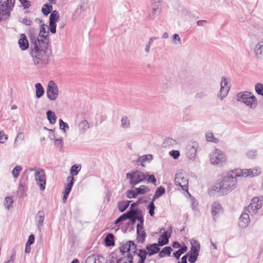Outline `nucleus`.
I'll return each instance as SVG.
<instances>
[{
	"mask_svg": "<svg viewBox=\"0 0 263 263\" xmlns=\"http://www.w3.org/2000/svg\"><path fill=\"white\" fill-rule=\"evenodd\" d=\"M220 183L222 186L223 194L227 195L236 188L237 180L233 177L230 172L223 177Z\"/></svg>",
	"mask_w": 263,
	"mask_h": 263,
	"instance_id": "f257e3e1",
	"label": "nucleus"
},
{
	"mask_svg": "<svg viewBox=\"0 0 263 263\" xmlns=\"http://www.w3.org/2000/svg\"><path fill=\"white\" fill-rule=\"evenodd\" d=\"M236 97L237 100L238 102L243 103L250 109H254L257 106L258 102L257 99L250 92L244 91L240 92L237 95Z\"/></svg>",
	"mask_w": 263,
	"mask_h": 263,
	"instance_id": "f03ea898",
	"label": "nucleus"
},
{
	"mask_svg": "<svg viewBox=\"0 0 263 263\" xmlns=\"http://www.w3.org/2000/svg\"><path fill=\"white\" fill-rule=\"evenodd\" d=\"M210 163L213 165H222L227 161L226 154L220 149L215 148L209 155Z\"/></svg>",
	"mask_w": 263,
	"mask_h": 263,
	"instance_id": "7ed1b4c3",
	"label": "nucleus"
},
{
	"mask_svg": "<svg viewBox=\"0 0 263 263\" xmlns=\"http://www.w3.org/2000/svg\"><path fill=\"white\" fill-rule=\"evenodd\" d=\"M31 55L35 64L39 67L46 63L48 59L45 50L43 48L40 49L37 46H35L32 50Z\"/></svg>",
	"mask_w": 263,
	"mask_h": 263,
	"instance_id": "20e7f679",
	"label": "nucleus"
},
{
	"mask_svg": "<svg viewBox=\"0 0 263 263\" xmlns=\"http://www.w3.org/2000/svg\"><path fill=\"white\" fill-rule=\"evenodd\" d=\"M147 176V173L140 171H134L126 174V178L129 180V184L133 186L145 180Z\"/></svg>",
	"mask_w": 263,
	"mask_h": 263,
	"instance_id": "39448f33",
	"label": "nucleus"
},
{
	"mask_svg": "<svg viewBox=\"0 0 263 263\" xmlns=\"http://www.w3.org/2000/svg\"><path fill=\"white\" fill-rule=\"evenodd\" d=\"M190 242L192 245L191 250L184 256L187 255V258L189 256V262L194 263L197 260L199 255L200 246L198 241L195 239H191Z\"/></svg>",
	"mask_w": 263,
	"mask_h": 263,
	"instance_id": "423d86ee",
	"label": "nucleus"
},
{
	"mask_svg": "<svg viewBox=\"0 0 263 263\" xmlns=\"http://www.w3.org/2000/svg\"><path fill=\"white\" fill-rule=\"evenodd\" d=\"M47 97L50 101H55L59 97L60 90L58 85L53 81H50L47 85Z\"/></svg>",
	"mask_w": 263,
	"mask_h": 263,
	"instance_id": "0eeeda50",
	"label": "nucleus"
},
{
	"mask_svg": "<svg viewBox=\"0 0 263 263\" xmlns=\"http://www.w3.org/2000/svg\"><path fill=\"white\" fill-rule=\"evenodd\" d=\"M263 204V199L261 197H254L247 208V211L251 215H254L258 213Z\"/></svg>",
	"mask_w": 263,
	"mask_h": 263,
	"instance_id": "6e6552de",
	"label": "nucleus"
},
{
	"mask_svg": "<svg viewBox=\"0 0 263 263\" xmlns=\"http://www.w3.org/2000/svg\"><path fill=\"white\" fill-rule=\"evenodd\" d=\"M231 88V84L229 80L223 76L221 78L220 82V90L218 94V97L222 100L228 95Z\"/></svg>",
	"mask_w": 263,
	"mask_h": 263,
	"instance_id": "1a4fd4ad",
	"label": "nucleus"
},
{
	"mask_svg": "<svg viewBox=\"0 0 263 263\" xmlns=\"http://www.w3.org/2000/svg\"><path fill=\"white\" fill-rule=\"evenodd\" d=\"M175 185L180 187L183 191H187L188 179L185 174L177 173L175 178Z\"/></svg>",
	"mask_w": 263,
	"mask_h": 263,
	"instance_id": "9d476101",
	"label": "nucleus"
},
{
	"mask_svg": "<svg viewBox=\"0 0 263 263\" xmlns=\"http://www.w3.org/2000/svg\"><path fill=\"white\" fill-rule=\"evenodd\" d=\"M34 177L41 191L44 190L46 185V176L44 171L40 168L36 169L34 173Z\"/></svg>",
	"mask_w": 263,
	"mask_h": 263,
	"instance_id": "9b49d317",
	"label": "nucleus"
},
{
	"mask_svg": "<svg viewBox=\"0 0 263 263\" xmlns=\"http://www.w3.org/2000/svg\"><path fill=\"white\" fill-rule=\"evenodd\" d=\"M252 49L256 58L263 59V39L258 40Z\"/></svg>",
	"mask_w": 263,
	"mask_h": 263,
	"instance_id": "f8f14e48",
	"label": "nucleus"
},
{
	"mask_svg": "<svg viewBox=\"0 0 263 263\" xmlns=\"http://www.w3.org/2000/svg\"><path fill=\"white\" fill-rule=\"evenodd\" d=\"M197 144L194 143L192 144H189L186 147L185 155L188 159L194 160L196 156Z\"/></svg>",
	"mask_w": 263,
	"mask_h": 263,
	"instance_id": "ddd939ff",
	"label": "nucleus"
},
{
	"mask_svg": "<svg viewBox=\"0 0 263 263\" xmlns=\"http://www.w3.org/2000/svg\"><path fill=\"white\" fill-rule=\"evenodd\" d=\"M135 249L136 245L132 241H129L126 242V243L123 244L120 248V251L121 252H122L123 253H127L126 256H127L128 254L129 255H132L130 252H135Z\"/></svg>",
	"mask_w": 263,
	"mask_h": 263,
	"instance_id": "4468645a",
	"label": "nucleus"
},
{
	"mask_svg": "<svg viewBox=\"0 0 263 263\" xmlns=\"http://www.w3.org/2000/svg\"><path fill=\"white\" fill-rule=\"evenodd\" d=\"M209 194L211 196H222L224 195L223 194L222 190V186L220 182L218 183L213 184L209 189Z\"/></svg>",
	"mask_w": 263,
	"mask_h": 263,
	"instance_id": "2eb2a0df",
	"label": "nucleus"
},
{
	"mask_svg": "<svg viewBox=\"0 0 263 263\" xmlns=\"http://www.w3.org/2000/svg\"><path fill=\"white\" fill-rule=\"evenodd\" d=\"M90 125L87 121L82 120L78 124V129L79 135H84L89 128Z\"/></svg>",
	"mask_w": 263,
	"mask_h": 263,
	"instance_id": "dca6fc26",
	"label": "nucleus"
},
{
	"mask_svg": "<svg viewBox=\"0 0 263 263\" xmlns=\"http://www.w3.org/2000/svg\"><path fill=\"white\" fill-rule=\"evenodd\" d=\"M153 159V156L152 155L148 154L143 155L141 157H140L136 160V164L137 165H140L142 167H145V163L147 162H150Z\"/></svg>",
	"mask_w": 263,
	"mask_h": 263,
	"instance_id": "f3484780",
	"label": "nucleus"
},
{
	"mask_svg": "<svg viewBox=\"0 0 263 263\" xmlns=\"http://www.w3.org/2000/svg\"><path fill=\"white\" fill-rule=\"evenodd\" d=\"M104 258L98 254H92L87 257L86 263H104Z\"/></svg>",
	"mask_w": 263,
	"mask_h": 263,
	"instance_id": "a211bd4d",
	"label": "nucleus"
},
{
	"mask_svg": "<svg viewBox=\"0 0 263 263\" xmlns=\"http://www.w3.org/2000/svg\"><path fill=\"white\" fill-rule=\"evenodd\" d=\"M229 172L232 175H233V177L235 179H236L237 177H247L248 176V169L236 168Z\"/></svg>",
	"mask_w": 263,
	"mask_h": 263,
	"instance_id": "6ab92c4d",
	"label": "nucleus"
},
{
	"mask_svg": "<svg viewBox=\"0 0 263 263\" xmlns=\"http://www.w3.org/2000/svg\"><path fill=\"white\" fill-rule=\"evenodd\" d=\"M137 241L138 242L143 243L145 241L146 233L143 230V227H142L141 224H137Z\"/></svg>",
	"mask_w": 263,
	"mask_h": 263,
	"instance_id": "aec40b11",
	"label": "nucleus"
},
{
	"mask_svg": "<svg viewBox=\"0 0 263 263\" xmlns=\"http://www.w3.org/2000/svg\"><path fill=\"white\" fill-rule=\"evenodd\" d=\"M44 212L42 211H40L38 212L36 216H35V223L37 227V229L41 231L42 229V227L43 224V222L44 220Z\"/></svg>",
	"mask_w": 263,
	"mask_h": 263,
	"instance_id": "412c9836",
	"label": "nucleus"
},
{
	"mask_svg": "<svg viewBox=\"0 0 263 263\" xmlns=\"http://www.w3.org/2000/svg\"><path fill=\"white\" fill-rule=\"evenodd\" d=\"M250 222L249 216L248 214L243 213L242 214L239 220V226L241 228H246Z\"/></svg>",
	"mask_w": 263,
	"mask_h": 263,
	"instance_id": "4be33fe9",
	"label": "nucleus"
},
{
	"mask_svg": "<svg viewBox=\"0 0 263 263\" xmlns=\"http://www.w3.org/2000/svg\"><path fill=\"white\" fill-rule=\"evenodd\" d=\"M60 17H49V23L48 26V30L51 33H55L56 32L57 24L59 21Z\"/></svg>",
	"mask_w": 263,
	"mask_h": 263,
	"instance_id": "5701e85b",
	"label": "nucleus"
},
{
	"mask_svg": "<svg viewBox=\"0 0 263 263\" xmlns=\"http://www.w3.org/2000/svg\"><path fill=\"white\" fill-rule=\"evenodd\" d=\"M18 44L22 50H26L29 47L28 41L24 34H21L18 40Z\"/></svg>",
	"mask_w": 263,
	"mask_h": 263,
	"instance_id": "b1692460",
	"label": "nucleus"
},
{
	"mask_svg": "<svg viewBox=\"0 0 263 263\" xmlns=\"http://www.w3.org/2000/svg\"><path fill=\"white\" fill-rule=\"evenodd\" d=\"M50 140L54 142L55 146L57 147L62 148L63 146V138H58L56 137L54 133H52L49 136Z\"/></svg>",
	"mask_w": 263,
	"mask_h": 263,
	"instance_id": "393cba45",
	"label": "nucleus"
},
{
	"mask_svg": "<svg viewBox=\"0 0 263 263\" xmlns=\"http://www.w3.org/2000/svg\"><path fill=\"white\" fill-rule=\"evenodd\" d=\"M67 181L68 182V183L65 186L64 194H66V195H68L74 183L73 177L71 176H68L67 178Z\"/></svg>",
	"mask_w": 263,
	"mask_h": 263,
	"instance_id": "a878e982",
	"label": "nucleus"
},
{
	"mask_svg": "<svg viewBox=\"0 0 263 263\" xmlns=\"http://www.w3.org/2000/svg\"><path fill=\"white\" fill-rule=\"evenodd\" d=\"M49 43L48 36H37L36 41L35 42V46L38 45L42 46L43 47H46Z\"/></svg>",
	"mask_w": 263,
	"mask_h": 263,
	"instance_id": "bb28decb",
	"label": "nucleus"
},
{
	"mask_svg": "<svg viewBox=\"0 0 263 263\" xmlns=\"http://www.w3.org/2000/svg\"><path fill=\"white\" fill-rule=\"evenodd\" d=\"M211 210L212 215L215 217L217 214L222 213V208L219 203L215 202L212 204Z\"/></svg>",
	"mask_w": 263,
	"mask_h": 263,
	"instance_id": "cd10ccee",
	"label": "nucleus"
},
{
	"mask_svg": "<svg viewBox=\"0 0 263 263\" xmlns=\"http://www.w3.org/2000/svg\"><path fill=\"white\" fill-rule=\"evenodd\" d=\"M159 243H153L150 245H147L146 249L148 251L149 255H152L157 253L160 250L159 248Z\"/></svg>",
	"mask_w": 263,
	"mask_h": 263,
	"instance_id": "c85d7f7f",
	"label": "nucleus"
},
{
	"mask_svg": "<svg viewBox=\"0 0 263 263\" xmlns=\"http://www.w3.org/2000/svg\"><path fill=\"white\" fill-rule=\"evenodd\" d=\"M168 231H164L159 238L158 243L160 246L167 244L168 242L170 235H168Z\"/></svg>",
	"mask_w": 263,
	"mask_h": 263,
	"instance_id": "c756f323",
	"label": "nucleus"
},
{
	"mask_svg": "<svg viewBox=\"0 0 263 263\" xmlns=\"http://www.w3.org/2000/svg\"><path fill=\"white\" fill-rule=\"evenodd\" d=\"M24 142V135L23 133H20L17 134L14 144L13 147L14 148H17L19 147Z\"/></svg>",
	"mask_w": 263,
	"mask_h": 263,
	"instance_id": "7c9ffc66",
	"label": "nucleus"
},
{
	"mask_svg": "<svg viewBox=\"0 0 263 263\" xmlns=\"http://www.w3.org/2000/svg\"><path fill=\"white\" fill-rule=\"evenodd\" d=\"M248 177H254L259 176L261 173V168L258 166L248 169Z\"/></svg>",
	"mask_w": 263,
	"mask_h": 263,
	"instance_id": "2f4dec72",
	"label": "nucleus"
},
{
	"mask_svg": "<svg viewBox=\"0 0 263 263\" xmlns=\"http://www.w3.org/2000/svg\"><path fill=\"white\" fill-rule=\"evenodd\" d=\"M35 95L37 98H41L43 96L44 93V89L42 86L41 83H36L35 85Z\"/></svg>",
	"mask_w": 263,
	"mask_h": 263,
	"instance_id": "473e14b6",
	"label": "nucleus"
},
{
	"mask_svg": "<svg viewBox=\"0 0 263 263\" xmlns=\"http://www.w3.org/2000/svg\"><path fill=\"white\" fill-rule=\"evenodd\" d=\"M81 169V164H74L72 165L70 170V174L71 176H77Z\"/></svg>",
	"mask_w": 263,
	"mask_h": 263,
	"instance_id": "72a5a7b5",
	"label": "nucleus"
},
{
	"mask_svg": "<svg viewBox=\"0 0 263 263\" xmlns=\"http://www.w3.org/2000/svg\"><path fill=\"white\" fill-rule=\"evenodd\" d=\"M10 11L7 5L2 4L0 6V16H8Z\"/></svg>",
	"mask_w": 263,
	"mask_h": 263,
	"instance_id": "f704fd0d",
	"label": "nucleus"
},
{
	"mask_svg": "<svg viewBox=\"0 0 263 263\" xmlns=\"http://www.w3.org/2000/svg\"><path fill=\"white\" fill-rule=\"evenodd\" d=\"M130 201H121L118 202V207L121 212L125 211L129 206Z\"/></svg>",
	"mask_w": 263,
	"mask_h": 263,
	"instance_id": "c9c22d12",
	"label": "nucleus"
},
{
	"mask_svg": "<svg viewBox=\"0 0 263 263\" xmlns=\"http://www.w3.org/2000/svg\"><path fill=\"white\" fill-rule=\"evenodd\" d=\"M163 144L165 147H173L177 144V142L172 138H167L165 139Z\"/></svg>",
	"mask_w": 263,
	"mask_h": 263,
	"instance_id": "e433bc0d",
	"label": "nucleus"
},
{
	"mask_svg": "<svg viewBox=\"0 0 263 263\" xmlns=\"http://www.w3.org/2000/svg\"><path fill=\"white\" fill-rule=\"evenodd\" d=\"M46 114L47 119L49 123L51 124H54L55 123L57 120V117L55 113L51 110H48L47 111Z\"/></svg>",
	"mask_w": 263,
	"mask_h": 263,
	"instance_id": "4c0bfd02",
	"label": "nucleus"
},
{
	"mask_svg": "<svg viewBox=\"0 0 263 263\" xmlns=\"http://www.w3.org/2000/svg\"><path fill=\"white\" fill-rule=\"evenodd\" d=\"M165 192V190L163 187H158L156 192L155 193L153 196V198L152 200L153 201H155L157 198H158L159 197L161 196L163 194H164Z\"/></svg>",
	"mask_w": 263,
	"mask_h": 263,
	"instance_id": "58836bf2",
	"label": "nucleus"
},
{
	"mask_svg": "<svg viewBox=\"0 0 263 263\" xmlns=\"http://www.w3.org/2000/svg\"><path fill=\"white\" fill-rule=\"evenodd\" d=\"M133 256L128 254L118 259L117 263H133Z\"/></svg>",
	"mask_w": 263,
	"mask_h": 263,
	"instance_id": "ea45409f",
	"label": "nucleus"
},
{
	"mask_svg": "<svg viewBox=\"0 0 263 263\" xmlns=\"http://www.w3.org/2000/svg\"><path fill=\"white\" fill-rule=\"evenodd\" d=\"M187 250V248L186 246L183 245L181 248H180L178 251L173 253L174 257L177 259H179L180 256L183 254L184 253L186 252Z\"/></svg>",
	"mask_w": 263,
	"mask_h": 263,
	"instance_id": "a19ab883",
	"label": "nucleus"
},
{
	"mask_svg": "<svg viewBox=\"0 0 263 263\" xmlns=\"http://www.w3.org/2000/svg\"><path fill=\"white\" fill-rule=\"evenodd\" d=\"M205 138L208 141L217 143L219 139L216 138L212 132H207L205 134Z\"/></svg>",
	"mask_w": 263,
	"mask_h": 263,
	"instance_id": "79ce46f5",
	"label": "nucleus"
},
{
	"mask_svg": "<svg viewBox=\"0 0 263 263\" xmlns=\"http://www.w3.org/2000/svg\"><path fill=\"white\" fill-rule=\"evenodd\" d=\"M135 189L138 195L145 194L148 192L150 190L148 186L144 185H141L139 187H136Z\"/></svg>",
	"mask_w": 263,
	"mask_h": 263,
	"instance_id": "37998d69",
	"label": "nucleus"
},
{
	"mask_svg": "<svg viewBox=\"0 0 263 263\" xmlns=\"http://www.w3.org/2000/svg\"><path fill=\"white\" fill-rule=\"evenodd\" d=\"M172 249L170 247H165L159 253V256L162 258L165 257L166 255L170 256Z\"/></svg>",
	"mask_w": 263,
	"mask_h": 263,
	"instance_id": "c03bdc74",
	"label": "nucleus"
},
{
	"mask_svg": "<svg viewBox=\"0 0 263 263\" xmlns=\"http://www.w3.org/2000/svg\"><path fill=\"white\" fill-rule=\"evenodd\" d=\"M59 128L65 134L69 130V127L68 124L66 122H64L62 119H60L59 120Z\"/></svg>",
	"mask_w": 263,
	"mask_h": 263,
	"instance_id": "a18cd8bd",
	"label": "nucleus"
},
{
	"mask_svg": "<svg viewBox=\"0 0 263 263\" xmlns=\"http://www.w3.org/2000/svg\"><path fill=\"white\" fill-rule=\"evenodd\" d=\"M114 237V235L111 233L107 235L105 238V242L106 246H114L115 245Z\"/></svg>",
	"mask_w": 263,
	"mask_h": 263,
	"instance_id": "49530a36",
	"label": "nucleus"
},
{
	"mask_svg": "<svg viewBox=\"0 0 263 263\" xmlns=\"http://www.w3.org/2000/svg\"><path fill=\"white\" fill-rule=\"evenodd\" d=\"M52 10V6L50 4H45L42 8V11L44 15H47Z\"/></svg>",
	"mask_w": 263,
	"mask_h": 263,
	"instance_id": "de8ad7c7",
	"label": "nucleus"
},
{
	"mask_svg": "<svg viewBox=\"0 0 263 263\" xmlns=\"http://www.w3.org/2000/svg\"><path fill=\"white\" fill-rule=\"evenodd\" d=\"M22 170V167L20 165L16 166L12 171V174L14 178H17L21 171Z\"/></svg>",
	"mask_w": 263,
	"mask_h": 263,
	"instance_id": "09e8293b",
	"label": "nucleus"
},
{
	"mask_svg": "<svg viewBox=\"0 0 263 263\" xmlns=\"http://www.w3.org/2000/svg\"><path fill=\"white\" fill-rule=\"evenodd\" d=\"M13 202V198L11 196L6 197L4 201V205L7 209H9Z\"/></svg>",
	"mask_w": 263,
	"mask_h": 263,
	"instance_id": "8fccbe9b",
	"label": "nucleus"
},
{
	"mask_svg": "<svg viewBox=\"0 0 263 263\" xmlns=\"http://www.w3.org/2000/svg\"><path fill=\"white\" fill-rule=\"evenodd\" d=\"M131 213L132 212H127V213L124 214L122 215H121V216H120L118 218H117L116 220V221H115V224H117L119 222L123 221H125L126 219H128V218H129L128 215Z\"/></svg>",
	"mask_w": 263,
	"mask_h": 263,
	"instance_id": "3c124183",
	"label": "nucleus"
},
{
	"mask_svg": "<svg viewBox=\"0 0 263 263\" xmlns=\"http://www.w3.org/2000/svg\"><path fill=\"white\" fill-rule=\"evenodd\" d=\"M131 213L132 212H127V213L124 214L122 215H121V216H120L118 218H117L116 220V221H115V224H117L119 222L123 221H125L126 219H128V218H129L128 215Z\"/></svg>",
	"mask_w": 263,
	"mask_h": 263,
	"instance_id": "603ef678",
	"label": "nucleus"
},
{
	"mask_svg": "<svg viewBox=\"0 0 263 263\" xmlns=\"http://www.w3.org/2000/svg\"><path fill=\"white\" fill-rule=\"evenodd\" d=\"M137 253L138 256H139L140 258V261H141V263L143 262V261L145 260V259L146 258V255L147 254H148V252H147L145 250H139L138 251V252H137Z\"/></svg>",
	"mask_w": 263,
	"mask_h": 263,
	"instance_id": "864d4df0",
	"label": "nucleus"
},
{
	"mask_svg": "<svg viewBox=\"0 0 263 263\" xmlns=\"http://www.w3.org/2000/svg\"><path fill=\"white\" fill-rule=\"evenodd\" d=\"M126 196H127V198H130H130H135L137 197V196H138V194L137 193V191H136L135 188L133 190H129L127 191Z\"/></svg>",
	"mask_w": 263,
	"mask_h": 263,
	"instance_id": "5fc2aeb1",
	"label": "nucleus"
},
{
	"mask_svg": "<svg viewBox=\"0 0 263 263\" xmlns=\"http://www.w3.org/2000/svg\"><path fill=\"white\" fill-rule=\"evenodd\" d=\"M255 90L257 94L263 96V84L258 83L255 85Z\"/></svg>",
	"mask_w": 263,
	"mask_h": 263,
	"instance_id": "6e6d98bb",
	"label": "nucleus"
},
{
	"mask_svg": "<svg viewBox=\"0 0 263 263\" xmlns=\"http://www.w3.org/2000/svg\"><path fill=\"white\" fill-rule=\"evenodd\" d=\"M121 126L124 128H127L130 126V122L127 117H123L122 118L121 120Z\"/></svg>",
	"mask_w": 263,
	"mask_h": 263,
	"instance_id": "4d7b16f0",
	"label": "nucleus"
},
{
	"mask_svg": "<svg viewBox=\"0 0 263 263\" xmlns=\"http://www.w3.org/2000/svg\"><path fill=\"white\" fill-rule=\"evenodd\" d=\"M208 96L207 93L205 91L201 90L197 92L195 95V98L198 99H201L206 98Z\"/></svg>",
	"mask_w": 263,
	"mask_h": 263,
	"instance_id": "13d9d810",
	"label": "nucleus"
},
{
	"mask_svg": "<svg viewBox=\"0 0 263 263\" xmlns=\"http://www.w3.org/2000/svg\"><path fill=\"white\" fill-rule=\"evenodd\" d=\"M15 0H7L4 2L3 5H7L9 9L11 11L12 8L14 7Z\"/></svg>",
	"mask_w": 263,
	"mask_h": 263,
	"instance_id": "bf43d9fd",
	"label": "nucleus"
},
{
	"mask_svg": "<svg viewBox=\"0 0 263 263\" xmlns=\"http://www.w3.org/2000/svg\"><path fill=\"white\" fill-rule=\"evenodd\" d=\"M148 210H149V213L151 216H153L154 214V211L155 209V206L154 204V201L152 200V201L150 202L149 204L148 205L147 207Z\"/></svg>",
	"mask_w": 263,
	"mask_h": 263,
	"instance_id": "052dcab7",
	"label": "nucleus"
},
{
	"mask_svg": "<svg viewBox=\"0 0 263 263\" xmlns=\"http://www.w3.org/2000/svg\"><path fill=\"white\" fill-rule=\"evenodd\" d=\"M257 152L255 149H251L247 152L246 155L249 158H254L256 156Z\"/></svg>",
	"mask_w": 263,
	"mask_h": 263,
	"instance_id": "680f3d73",
	"label": "nucleus"
},
{
	"mask_svg": "<svg viewBox=\"0 0 263 263\" xmlns=\"http://www.w3.org/2000/svg\"><path fill=\"white\" fill-rule=\"evenodd\" d=\"M173 42L175 44H180L181 39L178 34H174L173 36Z\"/></svg>",
	"mask_w": 263,
	"mask_h": 263,
	"instance_id": "e2e57ef3",
	"label": "nucleus"
},
{
	"mask_svg": "<svg viewBox=\"0 0 263 263\" xmlns=\"http://www.w3.org/2000/svg\"><path fill=\"white\" fill-rule=\"evenodd\" d=\"M170 155L174 159H177L180 156V152L177 150H172L170 152Z\"/></svg>",
	"mask_w": 263,
	"mask_h": 263,
	"instance_id": "0e129e2a",
	"label": "nucleus"
},
{
	"mask_svg": "<svg viewBox=\"0 0 263 263\" xmlns=\"http://www.w3.org/2000/svg\"><path fill=\"white\" fill-rule=\"evenodd\" d=\"M20 22L25 25H30L32 21L30 19V17H23L22 20H20Z\"/></svg>",
	"mask_w": 263,
	"mask_h": 263,
	"instance_id": "69168bd1",
	"label": "nucleus"
},
{
	"mask_svg": "<svg viewBox=\"0 0 263 263\" xmlns=\"http://www.w3.org/2000/svg\"><path fill=\"white\" fill-rule=\"evenodd\" d=\"M17 195L20 197H23L24 196V186L22 184H20L18 186Z\"/></svg>",
	"mask_w": 263,
	"mask_h": 263,
	"instance_id": "338daca9",
	"label": "nucleus"
},
{
	"mask_svg": "<svg viewBox=\"0 0 263 263\" xmlns=\"http://www.w3.org/2000/svg\"><path fill=\"white\" fill-rule=\"evenodd\" d=\"M8 137L3 132L0 131V143H4Z\"/></svg>",
	"mask_w": 263,
	"mask_h": 263,
	"instance_id": "774afa93",
	"label": "nucleus"
}]
</instances>
